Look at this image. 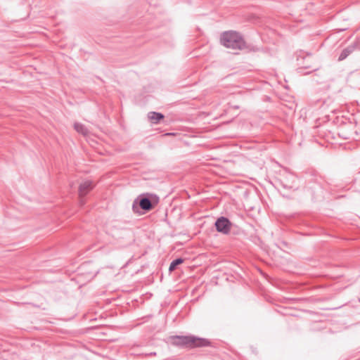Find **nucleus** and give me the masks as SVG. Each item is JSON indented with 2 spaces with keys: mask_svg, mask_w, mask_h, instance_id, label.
<instances>
[{
  "mask_svg": "<svg viewBox=\"0 0 360 360\" xmlns=\"http://www.w3.org/2000/svg\"><path fill=\"white\" fill-rule=\"evenodd\" d=\"M139 205L145 210H150L152 209L150 201L148 198L141 199L140 200Z\"/></svg>",
  "mask_w": 360,
  "mask_h": 360,
  "instance_id": "7",
  "label": "nucleus"
},
{
  "mask_svg": "<svg viewBox=\"0 0 360 360\" xmlns=\"http://www.w3.org/2000/svg\"><path fill=\"white\" fill-rule=\"evenodd\" d=\"M183 262H184V259L181 258H179V259L174 260L169 266V271H174L178 265L181 264Z\"/></svg>",
  "mask_w": 360,
  "mask_h": 360,
  "instance_id": "8",
  "label": "nucleus"
},
{
  "mask_svg": "<svg viewBox=\"0 0 360 360\" xmlns=\"http://www.w3.org/2000/svg\"><path fill=\"white\" fill-rule=\"evenodd\" d=\"M215 226L219 232L226 234L230 231L231 224L228 219L220 217L217 220Z\"/></svg>",
  "mask_w": 360,
  "mask_h": 360,
  "instance_id": "4",
  "label": "nucleus"
},
{
  "mask_svg": "<svg viewBox=\"0 0 360 360\" xmlns=\"http://www.w3.org/2000/svg\"><path fill=\"white\" fill-rule=\"evenodd\" d=\"M74 129L79 134L86 136L89 133V130L86 129V127L79 122H76L74 124Z\"/></svg>",
  "mask_w": 360,
  "mask_h": 360,
  "instance_id": "6",
  "label": "nucleus"
},
{
  "mask_svg": "<svg viewBox=\"0 0 360 360\" xmlns=\"http://www.w3.org/2000/svg\"><path fill=\"white\" fill-rule=\"evenodd\" d=\"M221 43L228 49H242L245 43L242 37L236 32H226L221 37Z\"/></svg>",
  "mask_w": 360,
  "mask_h": 360,
  "instance_id": "2",
  "label": "nucleus"
},
{
  "mask_svg": "<svg viewBox=\"0 0 360 360\" xmlns=\"http://www.w3.org/2000/svg\"><path fill=\"white\" fill-rule=\"evenodd\" d=\"M148 117L152 123L156 124L164 118V115L159 112H150L148 113Z\"/></svg>",
  "mask_w": 360,
  "mask_h": 360,
  "instance_id": "5",
  "label": "nucleus"
},
{
  "mask_svg": "<svg viewBox=\"0 0 360 360\" xmlns=\"http://www.w3.org/2000/svg\"><path fill=\"white\" fill-rule=\"evenodd\" d=\"M96 183L92 180H84L79 184L78 193L79 197H84L94 189Z\"/></svg>",
  "mask_w": 360,
  "mask_h": 360,
  "instance_id": "3",
  "label": "nucleus"
},
{
  "mask_svg": "<svg viewBox=\"0 0 360 360\" xmlns=\"http://www.w3.org/2000/svg\"><path fill=\"white\" fill-rule=\"evenodd\" d=\"M172 343L176 346H184L190 348L209 347L211 342L205 338L195 336H174L171 338Z\"/></svg>",
  "mask_w": 360,
  "mask_h": 360,
  "instance_id": "1",
  "label": "nucleus"
},
{
  "mask_svg": "<svg viewBox=\"0 0 360 360\" xmlns=\"http://www.w3.org/2000/svg\"><path fill=\"white\" fill-rule=\"evenodd\" d=\"M344 58H345V56H342L341 55V56H340V60H342V59H343Z\"/></svg>",
  "mask_w": 360,
  "mask_h": 360,
  "instance_id": "9",
  "label": "nucleus"
},
{
  "mask_svg": "<svg viewBox=\"0 0 360 360\" xmlns=\"http://www.w3.org/2000/svg\"><path fill=\"white\" fill-rule=\"evenodd\" d=\"M165 135H174V134H169V133H167V134H166Z\"/></svg>",
  "mask_w": 360,
  "mask_h": 360,
  "instance_id": "10",
  "label": "nucleus"
}]
</instances>
